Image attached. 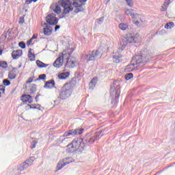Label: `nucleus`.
<instances>
[{"instance_id":"obj_52","label":"nucleus","mask_w":175,"mask_h":175,"mask_svg":"<svg viewBox=\"0 0 175 175\" xmlns=\"http://www.w3.org/2000/svg\"><path fill=\"white\" fill-rule=\"evenodd\" d=\"M2 93L0 92V98L2 96Z\"/></svg>"},{"instance_id":"obj_21","label":"nucleus","mask_w":175,"mask_h":175,"mask_svg":"<svg viewBox=\"0 0 175 175\" xmlns=\"http://www.w3.org/2000/svg\"><path fill=\"white\" fill-rule=\"evenodd\" d=\"M25 167H27V163H25V162H24L18 166L17 170L19 173H21V172H24V170H25Z\"/></svg>"},{"instance_id":"obj_17","label":"nucleus","mask_w":175,"mask_h":175,"mask_svg":"<svg viewBox=\"0 0 175 175\" xmlns=\"http://www.w3.org/2000/svg\"><path fill=\"white\" fill-rule=\"evenodd\" d=\"M51 9L54 11L56 14H60L61 12H62V10H61V7L57 4H53L51 6Z\"/></svg>"},{"instance_id":"obj_5","label":"nucleus","mask_w":175,"mask_h":175,"mask_svg":"<svg viewBox=\"0 0 175 175\" xmlns=\"http://www.w3.org/2000/svg\"><path fill=\"white\" fill-rule=\"evenodd\" d=\"M59 5L63 8L64 14H68L73 10V7L70 5V1L69 0H61L59 1Z\"/></svg>"},{"instance_id":"obj_30","label":"nucleus","mask_w":175,"mask_h":175,"mask_svg":"<svg viewBox=\"0 0 175 175\" xmlns=\"http://www.w3.org/2000/svg\"><path fill=\"white\" fill-rule=\"evenodd\" d=\"M8 77H9V79H10V80H13V79H16V73L13 71L10 72V73L8 75Z\"/></svg>"},{"instance_id":"obj_45","label":"nucleus","mask_w":175,"mask_h":175,"mask_svg":"<svg viewBox=\"0 0 175 175\" xmlns=\"http://www.w3.org/2000/svg\"><path fill=\"white\" fill-rule=\"evenodd\" d=\"M57 29H59V25H56L55 27V31H57Z\"/></svg>"},{"instance_id":"obj_51","label":"nucleus","mask_w":175,"mask_h":175,"mask_svg":"<svg viewBox=\"0 0 175 175\" xmlns=\"http://www.w3.org/2000/svg\"><path fill=\"white\" fill-rule=\"evenodd\" d=\"M31 38L35 39V36H32Z\"/></svg>"},{"instance_id":"obj_48","label":"nucleus","mask_w":175,"mask_h":175,"mask_svg":"<svg viewBox=\"0 0 175 175\" xmlns=\"http://www.w3.org/2000/svg\"><path fill=\"white\" fill-rule=\"evenodd\" d=\"M29 83H32V80L27 81V84H29Z\"/></svg>"},{"instance_id":"obj_54","label":"nucleus","mask_w":175,"mask_h":175,"mask_svg":"<svg viewBox=\"0 0 175 175\" xmlns=\"http://www.w3.org/2000/svg\"><path fill=\"white\" fill-rule=\"evenodd\" d=\"M31 40H33V39L31 38V39H30Z\"/></svg>"},{"instance_id":"obj_20","label":"nucleus","mask_w":175,"mask_h":175,"mask_svg":"<svg viewBox=\"0 0 175 175\" xmlns=\"http://www.w3.org/2000/svg\"><path fill=\"white\" fill-rule=\"evenodd\" d=\"M55 85V82L54 80H51L45 83L44 88H53Z\"/></svg>"},{"instance_id":"obj_26","label":"nucleus","mask_w":175,"mask_h":175,"mask_svg":"<svg viewBox=\"0 0 175 175\" xmlns=\"http://www.w3.org/2000/svg\"><path fill=\"white\" fill-rule=\"evenodd\" d=\"M28 57L31 61H35V55L32 53V49H29Z\"/></svg>"},{"instance_id":"obj_15","label":"nucleus","mask_w":175,"mask_h":175,"mask_svg":"<svg viewBox=\"0 0 175 175\" xmlns=\"http://www.w3.org/2000/svg\"><path fill=\"white\" fill-rule=\"evenodd\" d=\"M100 133H97L94 137H90V139L88 140L87 139V135H86V137L84 138V140L85 142H86V143L92 144L94 143V142H95V140H98V139H100Z\"/></svg>"},{"instance_id":"obj_41","label":"nucleus","mask_w":175,"mask_h":175,"mask_svg":"<svg viewBox=\"0 0 175 175\" xmlns=\"http://www.w3.org/2000/svg\"><path fill=\"white\" fill-rule=\"evenodd\" d=\"M0 91H2L3 93H5V87L3 85H0Z\"/></svg>"},{"instance_id":"obj_40","label":"nucleus","mask_w":175,"mask_h":175,"mask_svg":"<svg viewBox=\"0 0 175 175\" xmlns=\"http://www.w3.org/2000/svg\"><path fill=\"white\" fill-rule=\"evenodd\" d=\"M103 20H105L104 17H101L98 19H97L98 23H103Z\"/></svg>"},{"instance_id":"obj_37","label":"nucleus","mask_w":175,"mask_h":175,"mask_svg":"<svg viewBox=\"0 0 175 175\" xmlns=\"http://www.w3.org/2000/svg\"><path fill=\"white\" fill-rule=\"evenodd\" d=\"M3 83L4 85H10V81H9L8 79H4L3 81Z\"/></svg>"},{"instance_id":"obj_42","label":"nucleus","mask_w":175,"mask_h":175,"mask_svg":"<svg viewBox=\"0 0 175 175\" xmlns=\"http://www.w3.org/2000/svg\"><path fill=\"white\" fill-rule=\"evenodd\" d=\"M111 92H113V94H117L118 91H117V90L111 88Z\"/></svg>"},{"instance_id":"obj_50","label":"nucleus","mask_w":175,"mask_h":175,"mask_svg":"<svg viewBox=\"0 0 175 175\" xmlns=\"http://www.w3.org/2000/svg\"><path fill=\"white\" fill-rule=\"evenodd\" d=\"M35 147H36V145L34 144V145L31 147V148H35Z\"/></svg>"},{"instance_id":"obj_36","label":"nucleus","mask_w":175,"mask_h":175,"mask_svg":"<svg viewBox=\"0 0 175 175\" xmlns=\"http://www.w3.org/2000/svg\"><path fill=\"white\" fill-rule=\"evenodd\" d=\"M36 91V85H31V88L30 89L31 94L35 92Z\"/></svg>"},{"instance_id":"obj_49","label":"nucleus","mask_w":175,"mask_h":175,"mask_svg":"<svg viewBox=\"0 0 175 175\" xmlns=\"http://www.w3.org/2000/svg\"><path fill=\"white\" fill-rule=\"evenodd\" d=\"M31 2H36L38 0H30Z\"/></svg>"},{"instance_id":"obj_39","label":"nucleus","mask_w":175,"mask_h":175,"mask_svg":"<svg viewBox=\"0 0 175 175\" xmlns=\"http://www.w3.org/2000/svg\"><path fill=\"white\" fill-rule=\"evenodd\" d=\"M39 80H46V75H40L38 77Z\"/></svg>"},{"instance_id":"obj_18","label":"nucleus","mask_w":175,"mask_h":175,"mask_svg":"<svg viewBox=\"0 0 175 175\" xmlns=\"http://www.w3.org/2000/svg\"><path fill=\"white\" fill-rule=\"evenodd\" d=\"M124 14L126 16H131V18L135 16V10L133 9H126L124 10Z\"/></svg>"},{"instance_id":"obj_8","label":"nucleus","mask_w":175,"mask_h":175,"mask_svg":"<svg viewBox=\"0 0 175 175\" xmlns=\"http://www.w3.org/2000/svg\"><path fill=\"white\" fill-rule=\"evenodd\" d=\"M85 2H87V0H74L72 5L76 8L75 13H79V12H83L84 10L83 5H84Z\"/></svg>"},{"instance_id":"obj_7","label":"nucleus","mask_w":175,"mask_h":175,"mask_svg":"<svg viewBox=\"0 0 175 175\" xmlns=\"http://www.w3.org/2000/svg\"><path fill=\"white\" fill-rule=\"evenodd\" d=\"M62 56H59L53 63V66L57 69L64 65V59H66V52L64 51Z\"/></svg>"},{"instance_id":"obj_25","label":"nucleus","mask_w":175,"mask_h":175,"mask_svg":"<svg viewBox=\"0 0 175 175\" xmlns=\"http://www.w3.org/2000/svg\"><path fill=\"white\" fill-rule=\"evenodd\" d=\"M36 64L38 66V68H46V67L49 66V64H46L40 62V60L36 61Z\"/></svg>"},{"instance_id":"obj_9","label":"nucleus","mask_w":175,"mask_h":175,"mask_svg":"<svg viewBox=\"0 0 175 175\" xmlns=\"http://www.w3.org/2000/svg\"><path fill=\"white\" fill-rule=\"evenodd\" d=\"M75 160L72 159V157H66L62 159V161H59L57 164V170H61L64 166H66V165H69V163H72Z\"/></svg>"},{"instance_id":"obj_13","label":"nucleus","mask_w":175,"mask_h":175,"mask_svg":"<svg viewBox=\"0 0 175 175\" xmlns=\"http://www.w3.org/2000/svg\"><path fill=\"white\" fill-rule=\"evenodd\" d=\"M66 57H68V58H66V59H67L66 66H68L69 68H75V66H77V62L76 60H69L70 53H66Z\"/></svg>"},{"instance_id":"obj_43","label":"nucleus","mask_w":175,"mask_h":175,"mask_svg":"<svg viewBox=\"0 0 175 175\" xmlns=\"http://www.w3.org/2000/svg\"><path fill=\"white\" fill-rule=\"evenodd\" d=\"M30 107V109H36V105H28Z\"/></svg>"},{"instance_id":"obj_46","label":"nucleus","mask_w":175,"mask_h":175,"mask_svg":"<svg viewBox=\"0 0 175 175\" xmlns=\"http://www.w3.org/2000/svg\"><path fill=\"white\" fill-rule=\"evenodd\" d=\"M2 53H3L2 48L0 47V55H2Z\"/></svg>"},{"instance_id":"obj_33","label":"nucleus","mask_w":175,"mask_h":175,"mask_svg":"<svg viewBox=\"0 0 175 175\" xmlns=\"http://www.w3.org/2000/svg\"><path fill=\"white\" fill-rule=\"evenodd\" d=\"M0 68H3V69H6L8 68V63L5 62H0Z\"/></svg>"},{"instance_id":"obj_29","label":"nucleus","mask_w":175,"mask_h":175,"mask_svg":"<svg viewBox=\"0 0 175 175\" xmlns=\"http://www.w3.org/2000/svg\"><path fill=\"white\" fill-rule=\"evenodd\" d=\"M174 25V23L172 22L168 23L165 25V28L166 29H172L173 28V26Z\"/></svg>"},{"instance_id":"obj_1","label":"nucleus","mask_w":175,"mask_h":175,"mask_svg":"<svg viewBox=\"0 0 175 175\" xmlns=\"http://www.w3.org/2000/svg\"><path fill=\"white\" fill-rule=\"evenodd\" d=\"M139 39V36H133L132 34H128L124 37L122 39L118 50L114 53L113 57V62H115V64H120V62H121L120 58H122V55H121V53L124 49H125L129 43H137Z\"/></svg>"},{"instance_id":"obj_32","label":"nucleus","mask_w":175,"mask_h":175,"mask_svg":"<svg viewBox=\"0 0 175 175\" xmlns=\"http://www.w3.org/2000/svg\"><path fill=\"white\" fill-rule=\"evenodd\" d=\"M10 38V31H7L5 35L1 36V39H9Z\"/></svg>"},{"instance_id":"obj_44","label":"nucleus","mask_w":175,"mask_h":175,"mask_svg":"<svg viewBox=\"0 0 175 175\" xmlns=\"http://www.w3.org/2000/svg\"><path fill=\"white\" fill-rule=\"evenodd\" d=\"M31 43H32V40L30 39L29 41H27V45L29 46L31 44Z\"/></svg>"},{"instance_id":"obj_2","label":"nucleus","mask_w":175,"mask_h":175,"mask_svg":"<svg viewBox=\"0 0 175 175\" xmlns=\"http://www.w3.org/2000/svg\"><path fill=\"white\" fill-rule=\"evenodd\" d=\"M102 48H100L98 51H93L89 55L87 53H83L82 58L86 61H96L98 58H100V55L103 54V52L101 51Z\"/></svg>"},{"instance_id":"obj_19","label":"nucleus","mask_w":175,"mask_h":175,"mask_svg":"<svg viewBox=\"0 0 175 175\" xmlns=\"http://www.w3.org/2000/svg\"><path fill=\"white\" fill-rule=\"evenodd\" d=\"M135 66H136V65L135 64V62L131 61V64H129L125 68L126 72H132V70H133V69H135Z\"/></svg>"},{"instance_id":"obj_53","label":"nucleus","mask_w":175,"mask_h":175,"mask_svg":"<svg viewBox=\"0 0 175 175\" xmlns=\"http://www.w3.org/2000/svg\"><path fill=\"white\" fill-rule=\"evenodd\" d=\"M44 25L47 26V24L46 23H44Z\"/></svg>"},{"instance_id":"obj_4","label":"nucleus","mask_w":175,"mask_h":175,"mask_svg":"<svg viewBox=\"0 0 175 175\" xmlns=\"http://www.w3.org/2000/svg\"><path fill=\"white\" fill-rule=\"evenodd\" d=\"M72 94V83L65 84L61 90L60 98L62 99H66L70 96Z\"/></svg>"},{"instance_id":"obj_22","label":"nucleus","mask_w":175,"mask_h":175,"mask_svg":"<svg viewBox=\"0 0 175 175\" xmlns=\"http://www.w3.org/2000/svg\"><path fill=\"white\" fill-rule=\"evenodd\" d=\"M70 74L69 73V72H62L58 75V79L64 80L65 79H68V77L70 75Z\"/></svg>"},{"instance_id":"obj_10","label":"nucleus","mask_w":175,"mask_h":175,"mask_svg":"<svg viewBox=\"0 0 175 175\" xmlns=\"http://www.w3.org/2000/svg\"><path fill=\"white\" fill-rule=\"evenodd\" d=\"M132 20H133L134 24L135 25H137L138 27L144 25V18H143V16H142L139 14H135Z\"/></svg>"},{"instance_id":"obj_38","label":"nucleus","mask_w":175,"mask_h":175,"mask_svg":"<svg viewBox=\"0 0 175 175\" xmlns=\"http://www.w3.org/2000/svg\"><path fill=\"white\" fill-rule=\"evenodd\" d=\"M18 46L21 49H25V43H24V42H19Z\"/></svg>"},{"instance_id":"obj_47","label":"nucleus","mask_w":175,"mask_h":175,"mask_svg":"<svg viewBox=\"0 0 175 175\" xmlns=\"http://www.w3.org/2000/svg\"><path fill=\"white\" fill-rule=\"evenodd\" d=\"M31 1H26V3H27V5H29V3H31Z\"/></svg>"},{"instance_id":"obj_16","label":"nucleus","mask_w":175,"mask_h":175,"mask_svg":"<svg viewBox=\"0 0 175 175\" xmlns=\"http://www.w3.org/2000/svg\"><path fill=\"white\" fill-rule=\"evenodd\" d=\"M23 55V51L22 50H17V51H14L12 53V57L13 59H17L20 58Z\"/></svg>"},{"instance_id":"obj_11","label":"nucleus","mask_w":175,"mask_h":175,"mask_svg":"<svg viewBox=\"0 0 175 175\" xmlns=\"http://www.w3.org/2000/svg\"><path fill=\"white\" fill-rule=\"evenodd\" d=\"M46 20L49 25H57L58 24V18L55 17V14L54 13L48 14Z\"/></svg>"},{"instance_id":"obj_28","label":"nucleus","mask_w":175,"mask_h":175,"mask_svg":"<svg viewBox=\"0 0 175 175\" xmlns=\"http://www.w3.org/2000/svg\"><path fill=\"white\" fill-rule=\"evenodd\" d=\"M34 161H35V159L33 157H31L29 160L25 161V163H26L27 167H28L29 165H32Z\"/></svg>"},{"instance_id":"obj_6","label":"nucleus","mask_w":175,"mask_h":175,"mask_svg":"<svg viewBox=\"0 0 175 175\" xmlns=\"http://www.w3.org/2000/svg\"><path fill=\"white\" fill-rule=\"evenodd\" d=\"M70 149L71 152H74L77 150H81L83 146H81V141L80 139H75L72 142V144L68 146Z\"/></svg>"},{"instance_id":"obj_24","label":"nucleus","mask_w":175,"mask_h":175,"mask_svg":"<svg viewBox=\"0 0 175 175\" xmlns=\"http://www.w3.org/2000/svg\"><path fill=\"white\" fill-rule=\"evenodd\" d=\"M52 31H53V27L50 28L46 26V28H44V35H46V36L51 35Z\"/></svg>"},{"instance_id":"obj_12","label":"nucleus","mask_w":175,"mask_h":175,"mask_svg":"<svg viewBox=\"0 0 175 175\" xmlns=\"http://www.w3.org/2000/svg\"><path fill=\"white\" fill-rule=\"evenodd\" d=\"M83 131H84L83 129L70 130L64 133L63 136L64 137H67V136H76V135H81V133H83Z\"/></svg>"},{"instance_id":"obj_14","label":"nucleus","mask_w":175,"mask_h":175,"mask_svg":"<svg viewBox=\"0 0 175 175\" xmlns=\"http://www.w3.org/2000/svg\"><path fill=\"white\" fill-rule=\"evenodd\" d=\"M21 100L23 103H32L33 100H32V96L29 94H24L21 96Z\"/></svg>"},{"instance_id":"obj_27","label":"nucleus","mask_w":175,"mask_h":175,"mask_svg":"<svg viewBox=\"0 0 175 175\" xmlns=\"http://www.w3.org/2000/svg\"><path fill=\"white\" fill-rule=\"evenodd\" d=\"M119 28L122 31H126L128 29V25L125 23H120L119 24Z\"/></svg>"},{"instance_id":"obj_3","label":"nucleus","mask_w":175,"mask_h":175,"mask_svg":"<svg viewBox=\"0 0 175 175\" xmlns=\"http://www.w3.org/2000/svg\"><path fill=\"white\" fill-rule=\"evenodd\" d=\"M147 57H148V53L146 51H142L133 61L137 66H140V65H144L147 62Z\"/></svg>"},{"instance_id":"obj_35","label":"nucleus","mask_w":175,"mask_h":175,"mask_svg":"<svg viewBox=\"0 0 175 175\" xmlns=\"http://www.w3.org/2000/svg\"><path fill=\"white\" fill-rule=\"evenodd\" d=\"M167 6H169V3H165L164 5L161 7L162 12H164L165 10H166L167 9Z\"/></svg>"},{"instance_id":"obj_23","label":"nucleus","mask_w":175,"mask_h":175,"mask_svg":"<svg viewBox=\"0 0 175 175\" xmlns=\"http://www.w3.org/2000/svg\"><path fill=\"white\" fill-rule=\"evenodd\" d=\"M96 81H98V79L93 78L89 83V86L90 87V88H92V90H94V87L96 85Z\"/></svg>"},{"instance_id":"obj_31","label":"nucleus","mask_w":175,"mask_h":175,"mask_svg":"<svg viewBox=\"0 0 175 175\" xmlns=\"http://www.w3.org/2000/svg\"><path fill=\"white\" fill-rule=\"evenodd\" d=\"M125 2L129 8H133L134 2L132 0H125Z\"/></svg>"},{"instance_id":"obj_34","label":"nucleus","mask_w":175,"mask_h":175,"mask_svg":"<svg viewBox=\"0 0 175 175\" xmlns=\"http://www.w3.org/2000/svg\"><path fill=\"white\" fill-rule=\"evenodd\" d=\"M133 77V74L129 73L125 75V79L126 80H131Z\"/></svg>"}]
</instances>
